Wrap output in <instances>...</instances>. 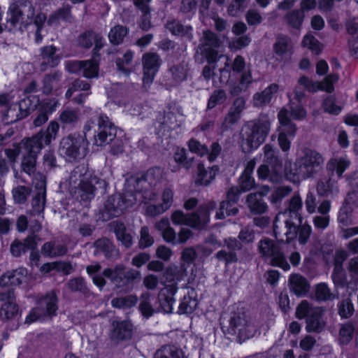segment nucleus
I'll list each match as a JSON object with an SVG mask.
<instances>
[{
  "instance_id": "338daca9",
  "label": "nucleus",
  "mask_w": 358,
  "mask_h": 358,
  "mask_svg": "<svg viewBox=\"0 0 358 358\" xmlns=\"http://www.w3.org/2000/svg\"><path fill=\"white\" fill-rule=\"evenodd\" d=\"M59 103L55 99L40 101V103L38 106V110H41L48 116L52 114L57 109Z\"/></svg>"
},
{
  "instance_id": "09e8293b",
  "label": "nucleus",
  "mask_w": 358,
  "mask_h": 358,
  "mask_svg": "<svg viewBox=\"0 0 358 358\" xmlns=\"http://www.w3.org/2000/svg\"><path fill=\"white\" fill-rule=\"evenodd\" d=\"M336 99L334 95H329L324 99L322 106L325 113L333 115H338L342 111V106L336 103Z\"/></svg>"
},
{
  "instance_id": "2eb2a0df",
  "label": "nucleus",
  "mask_w": 358,
  "mask_h": 358,
  "mask_svg": "<svg viewBox=\"0 0 358 358\" xmlns=\"http://www.w3.org/2000/svg\"><path fill=\"white\" fill-rule=\"evenodd\" d=\"M38 236L35 234L28 235L22 241L15 238L10 245V252L13 257H20L29 249H36Z\"/></svg>"
},
{
  "instance_id": "3c124183",
  "label": "nucleus",
  "mask_w": 358,
  "mask_h": 358,
  "mask_svg": "<svg viewBox=\"0 0 358 358\" xmlns=\"http://www.w3.org/2000/svg\"><path fill=\"white\" fill-rule=\"evenodd\" d=\"M245 320L239 313H234L229 321V327L227 333L231 335L236 334L242 329L245 325Z\"/></svg>"
},
{
  "instance_id": "f03ea898",
  "label": "nucleus",
  "mask_w": 358,
  "mask_h": 358,
  "mask_svg": "<svg viewBox=\"0 0 358 358\" xmlns=\"http://www.w3.org/2000/svg\"><path fill=\"white\" fill-rule=\"evenodd\" d=\"M271 130V121L266 115L248 121L243 127V151L250 152L257 150L266 141Z\"/></svg>"
},
{
  "instance_id": "8fccbe9b",
  "label": "nucleus",
  "mask_w": 358,
  "mask_h": 358,
  "mask_svg": "<svg viewBox=\"0 0 358 358\" xmlns=\"http://www.w3.org/2000/svg\"><path fill=\"white\" fill-rule=\"evenodd\" d=\"M248 208L253 215H262L268 210V206L262 199H254L251 195L248 196Z\"/></svg>"
},
{
  "instance_id": "680f3d73",
  "label": "nucleus",
  "mask_w": 358,
  "mask_h": 358,
  "mask_svg": "<svg viewBox=\"0 0 358 358\" xmlns=\"http://www.w3.org/2000/svg\"><path fill=\"white\" fill-rule=\"evenodd\" d=\"M298 83L300 85H302L307 92L310 93H315L320 91V82L313 81L306 76H301L298 80Z\"/></svg>"
},
{
  "instance_id": "de8ad7c7",
  "label": "nucleus",
  "mask_w": 358,
  "mask_h": 358,
  "mask_svg": "<svg viewBox=\"0 0 358 358\" xmlns=\"http://www.w3.org/2000/svg\"><path fill=\"white\" fill-rule=\"evenodd\" d=\"M318 308L313 306L307 300H303L298 304L296 308V317L299 320H305Z\"/></svg>"
},
{
  "instance_id": "9d476101",
  "label": "nucleus",
  "mask_w": 358,
  "mask_h": 358,
  "mask_svg": "<svg viewBox=\"0 0 358 358\" xmlns=\"http://www.w3.org/2000/svg\"><path fill=\"white\" fill-rule=\"evenodd\" d=\"M143 83L150 85L152 83L161 65L160 57L157 53L146 52L143 55Z\"/></svg>"
},
{
  "instance_id": "20e7f679",
  "label": "nucleus",
  "mask_w": 358,
  "mask_h": 358,
  "mask_svg": "<svg viewBox=\"0 0 358 358\" xmlns=\"http://www.w3.org/2000/svg\"><path fill=\"white\" fill-rule=\"evenodd\" d=\"M258 253L262 259L273 267L288 271L291 267L281 246L274 240L267 237L262 238L257 245Z\"/></svg>"
},
{
  "instance_id": "69168bd1",
  "label": "nucleus",
  "mask_w": 358,
  "mask_h": 358,
  "mask_svg": "<svg viewBox=\"0 0 358 358\" xmlns=\"http://www.w3.org/2000/svg\"><path fill=\"white\" fill-rule=\"evenodd\" d=\"M144 204L145 214L148 217H154L167 210L161 203L152 204L145 201Z\"/></svg>"
},
{
  "instance_id": "4c0bfd02",
  "label": "nucleus",
  "mask_w": 358,
  "mask_h": 358,
  "mask_svg": "<svg viewBox=\"0 0 358 358\" xmlns=\"http://www.w3.org/2000/svg\"><path fill=\"white\" fill-rule=\"evenodd\" d=\"M350 165V162L348 159L343 157L339 159L332 158L327 163V169L329 171H336L338 177L341 178Z\"/></svg>"
},
{
  "instance_id": "cd10ccee",
  "label": "nucleus",
  "mask_w": 358,
  "mask_h": 358,
  "mask_svg": "<svg viewBox=\"0 0 358 358\" xmlns=\"http://www.w3.org/2000/svg\"><path fill=\"white\" fill-rule=\"evenodd\" d=\"M173 158L177 166H174L171 171L176 172L179 167H182L186 170H189L192 165L194 158H188L187 150L185 148L178 147L173 152Z\"/></svg>"
},
{
  "instance_id": "aec40b11",
  "label": "nucleus",
  "mask_w": 358,
  "mask_h": 358,
  "mask_svg": "<svg viewBox=\"0 0 358 358\" xmlns=\"http://www.w3.org/2000/svg\"><path fill=\"white\" fill-rule=\"evenodd\" d=\"M291 291L297 296H305L309 292L310 285L308 280L302 275L295 273L290 276Z\"/></svg>"
},
{
  "instance_id": "a18cd8bd",
  "label": "nucleus",
  "mask_w": 358,
  "mask_h": 358,
  "mask_svg": "<svg viewBox=\"0 0 358 358\" xmlns=\"http://www.w3.org/2000/svg\"><path fill=\"white\" fill-rule=\"evenodd\" d=\"M315 299L319 302L327 301L334 299L328 285L326 282H320L315 285Z\"/></svg>"
},
{
  "instance_id": "4468645a",
  "label": "nucleus",
  "mask_w": 358,
  "mask_h": 358,
  "mask_svg": "<svg viewBox=\"0 0 358 358\" xmlns=\"http://www.w3.org/2000/svg\"><path fill=\"white\" fill-rule=\"evenodd\" d=\"M263 151L264 162L271 166L275 174L285 171L282 159L278 149L274 148L271 144H266L263 148Z\"/></svg>"
},
{
  "instance_id": "e2e57ef3",
  "label": "nucleus",
  "mask_w": 358,
  "mask_h": 358,
  "mask_svg": "<svg viewBox=\"0 0 358 358\" xmlns=\"http://www.w3.org/2000/svg\"><path fill=\"white\" fill-rule=\"evenodd\" d=\"M201 55L210 64L216 63L219 59L218 48L199 47Z\"/></svg>"
},
{
  "instance_id": "c756f323",
  "label": "nucleus",
  "mask_w": 358,
  "mask_h": 358,
  "mask_svg": "<svg viewBox=\"0 0 358 358\" xmlns=\"http://www.w3.org/2000/svg\"><path fill=\"white\" fill-rule=\"evenodd\" d=\"M40 103L39 96L34 94H28L19 103L20 110L24 116H28L31 113L35 110Z\"/></svg>"
},
{
  "instance_id": "a878e982",
  "label": "nucleus",
  "mask_w": 358,
  "mask_h": 358,
  "mask_svg": "<svg viewBox=\"0 0 358 358\" xmlns=\"http://www.w3.org/2000/svg\"><path fill=\"white\" fill-rule=\"evenodd\" d=\"M73 19L72 8L69 5H66L58 8L49 15L48 19V25L57 24L60 21L64 22H71Z\"/></svg>"
},
{
  "instance_id": "ea45409f",
  "label": "nucleus",
  "mask_w": 358,
  "mask_h": 358,
  "mask_svg": "<svg viewBox=\"0 0 358 358\" xmlns=\"http://www.w3.org/2000/svg\"><path fill=\"white\" fill-rule=\"evenodd\" d=\"M184 352L175 346H164L154 355V358H184Z\"/></svg>"
},
{
  "instance_id": "393cba45",
  "label": "nucleus",
  "mask_w": 358,
  "mask_h": 358,
  "mask_svg": "<svg viewBox=\"0 0 358 358\" xmlns=\"http://www.w3.org/2000/svg\"><path fill=\"white\" fill-rule=\"evenodd\" d=\"M279 86L276 83H271L264 90L255 93L253 100L256 105L266 106L268 104L275 94L277 93Z\"/></svg>"
},
{
  "instance_id": "1a4fd4ad",
  "label": "nucleus",
  "mask_w": 358,
  "mask_h": 358,
  "mask_svg": "<svg viewBox=\"0 0 358 358\" xmlns=\"http://www.w3.org/2000/svg\"><path fill=\"white\" fill-rule=\"evenodd\" d=\"M178 290V282L171 280L159 290L157 296V300L160 308L164 313H172L173 304L176 302L175 294Z\"/></svg>"
},
{
  "instance_id": "5701e85b",
  "label": "nucleus",
  "mask_w": 358,
  "mask_h": 358,
  "mask_svg": "<svg viewBox=\"0 0 358 358\" xmlns=\"http://www.w3.org/2000/svg\"><path fill=\"white\" fill-rule=\"evenodd\" d=\"M245 106V101L243 97H238L234 101L229 112L224 117V122L229 125H234L241 118V113Z\"/></svg>"
},
{
  "instance_id": "e433bc0d",
  "label": "nucleus",
  "mask_w": 358,
  "mask_h": 358,
  "mask_svg": "<svg viewBox=\"0 0 358 358\" xmlns=\"http://www.w3.org/2000/svg\"><path fill=\"white\" fill-rule=\"evenodd\" d=\"M305 17L303 10H292L285 15L287 24L293 29H299L302 26Z\"/></svg>"
},
{
  "instance_id": "72a5a7b5",
  "label": "nucleus",
  "mask_w": 358,
  "mask_h": 358,
  "mask_svg": "<svg viewBox=\"0 0 358 358\" xmlns=\"http://www.w3.org/2000/svg\"><path fill=\"white\" fill-rule=\"evenodd\" d=\"M93 245L95 248V251L103 253L106 258H110L113 257L115 251V246L108 238L105 237L98 238L94 242Z\"/></svg>"
},
{
  "instance_id": "6e6552de",
  "label": "nucleus",
  "mask_w": 358,
  "mask_h": 358,
  "mask_svg": "<svg viewBox=\"0 0 358 358\" xmlns=\"http://www.w3.org/2000/svg\"><path fill=\"white\" fill-rule=\"evenodd\" d=\"M285 227L287 228L285 235L288 242L297 238L301 245H305L312 233V227L306 222L304 224L297 225L291 220H286Z\"/></svg>"
},
{
  "instance_id": "6e6d98bb",
  "label": "nucleus",
  "mask_w": 358,
  "mask_h": 358,
  "mask_svg": "<svg viewBox=\"0 0 358 358\" xmlns=\"http://www.w3.org/2000/svg\"><path fill=\"white\" fill-rule=\"evenodd\" d=\"M137 303V297L134 295H128L124 297L115 298L112 300V305L115 308H131Z\"/></svg>"
},
{
  "instance_id": "7ed1b4c3",
  "label": "nucleus",
  "mask_w": 358,
  "mask_h": 358,
  "mask_svg": "<svg viewBox=\"0 0 358 358\" xmlns=\"http://www.w3.org/2000/svg\"><path fill=\"white\" fill-rule=\"evenodd\" d=\"M212 203L200 205L196 211L185 213L182 210H176L171 215V220L175 226H187L193 229L201 230L206 227L210 222Z\"/></svg>"
},
{
  "instance_id": "f704fd0d",
  "label": "nucleus",
  "mask_w": 358,
  "mask_h": 358,
  "mask_svg": "<svg viewBox=\"0 0 358 358\" xmlns=\"http://www.w3.org/2000/svg\"><path fill=\"white\" fill-rule=\"evenodd\" d=\"M56 52L57 48L54 45H45L41 49L42 58L50 67H55L59 63V57L57 55Z\"/></svg>"
},
{
  "instance_id": "774afa93",
  "label": "nucleus",
  "mask_w": 358,
  "mask_h": 358,
  "mask_svg": "<svg viewBox=\"0 0 358 358\" xmlns=\"http://www.w3.org/2000/svg\"><path fill=\"white\" fill-rule=\"evenodd\" d=\"M8 15H10L9 22L13 25H16L23 16V12L18 5L13 3L8 9Z\"/></svg>"
},
{
  "instance_id": "f257e3e1",
  "label": "nucleus",
  "mask_w": 358,
  "mask_h": 358,
  "mask_svg": "<svg viewBox=\"0 0 358 358\" xmlns=\"http://www.w3.org/2000/svg\"><path fill=\"white\" fill-rule=\"evenodd\" d=\"M59 130V123L53 120L49 123L46 129H41L31 137L22 140L25 154L22 160V168L25 173L30 174L34 172L38 153L45 145H49L56 138Z\"/></svg>"
},
{
  "instance_id": "864d4df0",
  "label": "nucleus",
  "mask_w": 358,
  "mask_h": 358,
  "mask_svg": "<svg viewBox=\"0 0 358 358\" xmlns=\"http://www.w3.org/2000/svg\"><path fill=\"white\" fill-rule=\"evenodd\" d=\"M187 147L190 152L203 157L208 153V148L205 144L194 138H191L187 142Z\"/></svg>"
},
{
  "instance_id": "2f4dec72",
  "label": "nucleus",
  "mask_w": 358,
  "mask_h": 358,
  "mask_svg": "<svg viewBox=\"0 0 358 358\" xmlns=\"http://www.w3.org/2000/svg\"><path fill=\"white\" fill-rule=\"evenodd\" d=\"M129 34V29L126 26L117 24L112 27L108 33V39L113 45H119L124 41Z\"/></svg>"
},
{
  "instance_id": "a211bd4d",
  "label": "nucleus",
  "mask_w": 358,
  "mask_h": 358,
  "mask_svg": "<svg viewBox=\"0 0 358 358\" xmlns=\"http://www.w3.org/2000/svg\"><path fill=\"white\" fill-rule=\"evenodd\" d=\"M273 51L276 56L280 58H283L287 55L291 57L294 53V45L292 38L286 34H278L275 41L273 45Z\"/></svg>"
},
{
  "instance_id": "79ce46f5",
  "label": "nucleus",
  "mask_w": 358,
  "mask_h": 358,
  "mask_svg": "<svg viewBox=\"0 0 358 358\" xmlns=\"http://www.w3.org/2000/svg\"><path fill=\"white\" fill-rule=\"evenodd\" d=\"M222 41L219 36L210 29L204 30L203 32L202 43L199 47L220 48Z\"/></svg>"
},
{
  "instance_id": "6ab92c4d",
  "label": "nucleus",
  "mask_w": 358,
  "mask_h": 358,
  "mask_svg": "<svg viewBox=\"0 0 358 358\" xmlns=\"http://www.w3.org/2000/svg\"><path fill=\"white\" fill-rule=\"evenodd\" d=\"M110 227L117 241L121 243L122 245L126 248H130L133 245L131 231L127 228L124 222L113 221L110 223Z\"/></svg>"
},
{
  "instance_id": "5fc2aeb1",
  "label": "nucleus",
  "mask_w": 358,
  "mask_h": 358,
  "mask_svg": "<svg viewBox=\"0 0 358 358\" xmlns=\"http://www.w3.org/2000/svg\"><path fill=\"white\" fill-rule=\"evenodd\" d=\"M94 36L95 31L93 29H87L82 32L77 38L78 46L85 49L91 48Z\"/></svg>"
},
{
  "instance_id": "f3484780",
  "label": "nucleus",
  "mask_w": 358,
  "mask_h": 358,
  "mask_svg": "<svg viewBox=\"0 0 358 358\" xmlns=\"http://www.w3.org/2000/svg\"><path fill=\"white\" fill-rule=\"evenodd\" d=\"M0 301H5L0 308V317L3 320H10L15 318L19 311V306L11 297L10 293H1Z\"/></svg>"
},
{
  "instance_id": "49530a36",
  "label": "nucleus",
  "mask_w": 358,
  "mask_h": 358,
  "mask_svg": "<svg viewBox=\"0 0 358 358\" xmlns=\"http://www.w3.org/2000/svg\"><path fill=\"white\" fill-rule=\"evenodd\" d=\"M296 133L293 135L287 133L285 131H279L278 135V143L282 152L287 155L291 148L292 141L294 138Z\"/></svg>"
},
{
  "instance_id": "603ef678",
  "label": "nucleus",
  "mask_w": 358,
  "mask_h": 358,
  "mask_svg": "<svg viewBox=\"0 0 358 358\" xmlns=\"http://www.w3.org/2000/svg\"><path fill=\"white\" fill-rule=\"evenodd\" d=\"M354 312V305L350 299H344L338 303V313L341 319L350 318Z\"/></svg>"
},
{
  "instance_id": "bb28decb",
  "label": "nucleus",
  "mask_w": 358,
  "mask_h": 358,
  "mask_svg": "<svg viewBox=\"0 0 358 358\" xmlns=\"http://www.w3.org/2000/svg\"><path fill=\"white\" fill-rule=\"evenodd\" d=\"M39 301L45 304V315L50 317L57 315L59 299L55 291L48 292L40 299Z\"/></svg>"
},
{
  "instance_id": "f8f14e48",
  "label": "nucleus",
  "mask_w": 358,
  "mask_h": 358,
  "mask_svg": "<svg viewBox=\"0 0 358 358\" xmlns=\"http://www.w3.org/2000/svg\"><path fill=\"white\" fill-rule=\"evenodd\" d=\"M110 338L113 341H129L133 334L134 325L130 320H113Z\"/></svg>"
},
{
  "instance_id": "37998d69",
  "label": "nucleus",
  "mask_w": 358,
  "mask_h": 358,
  "mask_svg": "<svg viewBox=\"0 0 358 358\" xmlns=\"http://www.w3.org/2000/svg\"><path fill=\"white\" fill-rule=\"evenodd\" d=\"M257 172L259 180H268L271 182L278 181L280 178L282 174V173H277L275 174L271 166L266 164L264 162L258 167Z\"/></svg>"
},
{
  "instance_id": "c9c22d12",
  "label": "nucleus",
  "mask_w": 358,
  "mask_h": 358,
  "mask_svg": "<svg viewBox=\"0 0 358 358\" xmlns=\"http://www.w3.org/2000/svg\"><path fill=\"white\" fill-rule=\"evenodd\" d=\"M78 189L80 192V199L83 201H90L94 197L95 186L90 180H81Z\"/></svg>"
},
{
  "instance_id": "c03bdc74",
  "label": "nucleus",
  "mask_w": 358,
  "mask_h": 358,
  "mask_svg": "<svg viewBox=\"0 0 358 358\" xmlns=\"http://www.w3.org/2000/svg\"><path fill=\"white\" fill-rule=\"evenodd\" d=\"M348 33L352 36L349 40V46L352 55L358 58V22H352L347 25Z\"/></svg>"
},
{
  "instance_id": "4d7b16f0",
  "label": "nucleus",
  "mask_w": 358,
  "mask_h": 358,
  "mask_svg": "<svg viewBox=\"0 0 358 358\" xmlns=\"http://www.w3.org/2000/svg\"><path fill=\"white\" fill-rule=\"evenodd\" d=\"M68 287L72 292H80L84 294H87L90 291L83 277H76L71 279L68 282Z\"/></svg>"
},
{
  "instance_id": "ddd939ff",
  "label": "nucleus",
  "mask_w": 358,
  "mask_h": 358,
  "mask_svg": "<svg viewBox=\"0 0 358 358\" xmlns=\"http://www.w3.org/2000/svg\"><path fill=\"white\" fill-rule=\"evenodd\" d=\"M117 135V127L109 121L107 116L101 115L98 120L97 140L100 145L109 144Z\"/></svg>"
},
{
  "instance_id": "0e129e2a",
  "label": "nucleus",
  "mask_w": 358,
  "mask_h": 358,
  "mask_svg": "<svg viewBox=\"0 0 358 358\" xmlns=\"http://www.w3.org/2000/svg\"><path fill=\"white\" fill-rule=\"evenodd\" d=\"M140 234L138 245L141 249L149 248L154 243V238L150 235L148 227H141Z\"/></svg>"
},
{
  "instance_id": "423d86ee",
  "label": "nucleus",
  "mask_w": 358,
  "mask_h": 358,
  "mask_svg": "<svg viewBox=\"0 0 358 358\" xmlns=\"http://www.w3.org/2000/svg\"><path fill=\"white\" fill-rule=\"evenodd\" d=\"M131 206L132 201L127 199L124 194H111L104 202L103 208L100 210V218L103 221H109L124 214Z\"/></svg>"
},
{
  "instance_id": "412c9836",
  "label": "nucleus",
  "mask_w": 358,
  "mask_h": 358,
  "mask_svg": "<svg viewBox=\"0 0 358 358\" xmlns=\"http://www.w3.org/2000/svg\"><path fill=\"white\" fill-rule=\"evenodd\" d=\"M324 313L322 308L319 307L314 310L306 320V330L308 333H321L324 327V323L322 320Z\"/></svg>"
},
{
  "instance_id": "0eeeda50",
  "label": "nucleus",
  "mask_w": 358,
  "mask_h": 358,
  "mask_svg": "<svg viewBox=\"0 0 358 358\" xmlns=\"http://www.w3.org/2000/svg\"><path fill=\"white\" fill-rule=\"evenodd\" d=\"M61 148L69 157L73 159L81 158L85 152L81 153L80 150H85L87 145L85 138L78 134H69L61 141Z\"/></svg>"
},
{
  "instance_id": "4be33fe9",
  "label": "nucleus",
  "mask_w": 358,
  "mask_h": 358,
  "mask_svg": "<svg viewBox=\"0 0 358 358\" xmlns=\"http://www.w3.org/2000/svg\"><path fill=\"white\" fill-rule=\"evenodd\" d=\"M71 65L75 70L81 71L83 76L86 78H94L98 76L99 64L90 59L83 61H75Z\"/></svg>"
},
{
  "instance_id": "c85d7f7f",
  "label": "nucleus",
  "mask_w": 358,
  "mask_h": 358,
  "mask_svg": "<svg viewBox=\"0 0 358 358\" xmlns=\"http://www.w3.org/2000/svg\"><path fill=\"white\" fill-rule=\"evenodd\" d=\"M124 270H126L125 266L122 264H118L114 268H104L102 273L104 277L108 278L112 282L121 287L123 286Z\"/></svg>"
},
{
  "instance_id": "39448f33",
  "label": "nucleus",
  "mask_w": 358,
  "mask_h": 358,
  "mask_svg": "<svg viewBox=\"0 0 358 358\" xmlns=\"http://www.w3.org/2000/svg\"><path fill=\"white\" fill-rule=\"evenodd\" d=\"M322 161V156L310 150L302 157L298 158L292 164L290 161H286L285 164V174L287 177L299 178L306 173L312 172L313 169L320 164Z\"/></svg>"
},
{
  "instance_id": "052dcab7",
  "label": "nucleus",
  "mask_w": 358,
  "mask_h": 358,
  "mask_svg": "<svg viewBox=\"0 0 358 358\" xmlns=\"http://www.w3.org/2000/svg\"><path fill=\"white\" fill-rule=\"evenodd\" d=\"M215 258L220 262H224L226 265H229L238 262L237 254L234 251L227 252L220 250L215 255Z\"/></svg>"
},
{
  "instance_id": "7c9ffc66",
  "label": "nucleus",
  "mask_w": 358,
  "mask_h": 358,
  "mask_svg": "<svg viewBox=\"0 0 358 358\" xmlns=\"http://www.w3.org/2000/svg\"><path fill=\"white\" fill-rule=\"evenodd\" d=\"M253 166H248L238 178V187L243 192L250 191L255 187V180L252 177Z\"/></svg>"
},
{
  "instance_id": "b1692460",
  "label": "nucleus",
  "mask_w": 358,
  "mask_h": 358,
  "mask_svg": "<svg viewBox=\"0 0 358 358\" xmlns=\"http://www.w3.org/2000/svg\"><path fill=\"white\" fill-rule=\"evenodd\" d=\"M166 27L173 36L186 37L189 41L193 38V28L192 26H184L179 21L172 20L168 21Z\"/></svg>"
},
{
  "instance_id": "473e14b6",
  "label": "nucleus",
  "mask_w": 358,
  "mask_h": 358,
  "mask_svg": "<svg viewBox=\"0 0 358 358\" xmlns=\"http://www.w3.org/2000/svg\"><path fill=\"white\" fill-rule=\"evenodd\" d=\"M198 301L189 294L185 295L180 301L177 313L179 315L192 314L196 308Z\"/></svg>"
},
{
  "instance_id": "bf43d9fd",
  "label": "nucleus",
  "mask_w": 358,
  "mask_h": 358,
  "mask_svg": "<svg viewBox=\"0 0 358 358\" xmlns=\"http://www.w3.org/2000/svg\"><path fill=\"white\" fill-rule=\"evenodd\" d=\"M278 120L282 126V129L280 131H285L287 133H289L293 135L294 133H296V125L292 122L289 116L286 113H279Z\"/></svg>"
},
{
  "instance_id": "dca6fc26",
  "label": "nucleus",
  "mask_w": 358,
  "mask_h": 358,
  "mask_svg": "<svg viewBox=\"0 0 358 358\" xmlns=\"http://www.w3.org/2000/svg\"><path fill=\"white\" fill-rule=\"evenodd\" d=\"M208 171L203 163L199 162L196 166V173L194 179L196 186H208L215 178L220 169L217 165L210 166Z\"/></svg>"
},
{
  "instance_id": "a19ab883",
  "label": "nucleus",
  "mask_w": 358,
  "mask_h": 358,
  "mask_svg": "<svg viewBox=\"0 0 358 358\" xmlns=\"http://www.w3.org/2000/svg\"><path fill=\"white\" fill-rule=\"evenodd\" d=\"M301 45L309 49L315 55H320L322 51V43L310 34H307L303 36Z\"/></svg>"
},
{
  "instance_id": "58836bf2",
  "label": "nucleus",
  "mask_w": 358,
  "mask_h": 358,
  "mask_svg": "<svg viewBox=\"0 0 358 358\" xmlns=\"http://www.w3.org/2000/svg\"><path fill=\"white\" fill-rule=\"evenodd\" d=\"M243 192H242L238 186H233L230 187L227 192V201H222L220 203V209H226L227 215H230V210H228V206H230L231 203H236L240 199L241 193Z\"/></svg>"
},
{
  "instance_id": "13d9d810",
  "label": "nucleus",
  "mask_w": 358,
  "mask_h": 358,
  "mask_svg": "<svg viewBox=\"0 0 358 358\" xmlns=\"http://www.w3.org/2000/svg\"><path fill=\"white\" fill-rule=\"evenodd\" d=\"M225 98L226 93L224 90L221 89L214 90L208 99L207 110H212L217 105L221 104Z\"/></svg>"
},
{
  "instance_id": "9b49d317",
  "label": "nucleus",
  "mask_w": 358,
  "mask_h": 358,
  "mask_svg": "<svg viewBox=\"0 0 358 358\" xmlns=\"http://www.w3.org/2000/svg\"><path fill=\"white\" fill-rule=\"evenodd\" d=\"M27 275L28 270L22 266L7 271L0 277V286L2 287L20 286L27 282Z\"/></svg>"
}]
</instances>
